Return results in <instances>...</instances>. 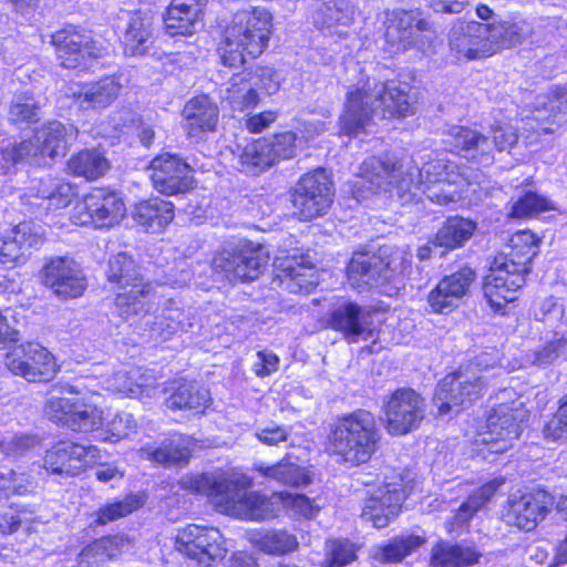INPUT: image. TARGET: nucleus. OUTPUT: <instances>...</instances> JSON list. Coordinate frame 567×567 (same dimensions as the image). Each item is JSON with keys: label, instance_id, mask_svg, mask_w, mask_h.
<instances>
[{"label": "nucleus", "instance_id": "c85d7f7f", "mask_svg": "<svg viewBox=\"0 0 567 567\" xmlns=\"http://www.w3.org/2000/svg\"><path fill=\"white\" fill-rule=\"evenodd\" d=\"M485 23L457 22L450 32V49L457 60H478L489 56Z\"/></svg>", "mask_w": 567, "mask_h": 567}, {"label": "nucleus", "instance_id": "b1692460", "mask_svg": "<svg viewBox=\"0 0 567 567\" xmlns=\"http://www.w3.org/2000/svg\"><path fill=\"white\" fill-rule=\"evenodd\" d=\"M42 243L43 234L39 226L31 221L20 223L2 234L0 262L8 268L22 265Z\"/></svg>", "mask_w": 567, "mask_h": 567}, {"label": "nucleus", "instance_id": "473e14b6", "mask_svg": "<svg viewBox=\"0 0 567 567\" xmlns=\"http://www.w3.org/2000/svg\"><path fill=\"white\" fill-rule=\"evenodd\" d=\"M109 391L127 396H152L155 392V379L138 367L123 365L105 380Z\"/></svg>", "mask_w": 567, "mask_h": 567}, {"label": "nucleus", "instance_id": "aec40b11", "mask_svg": "<svg viewBox=\"0 0 567 567\" xmlns=\"http://www.w3.org/2000/svg\"><path fill=\"white\" fill-rule=\"evenodd\" d=\"M525 275L506 265L505 257H495L488 274L484 277L483 292L489 307L502 311L516 300L517 290L523 286Z\"/></svg>", "mask_w": 567, "mask_h": 567}, {"label": "nucleus", "instance_id": "4d7b16f0", "mask_svg": "<svg viewBox=\"0 0 567 567\" xmlns=\"http://www.w3.org/2000/svg\"><path fill=\"white\" fill-rule=\"evenodd\" d=\"M265 478L274 480L291 486H302L310 483V477L305 468L286 460L271 465L256 468Z\"/></svg>", "mask_w": 567, "mask_h": 567}, {"label": "nucleus", "instance_id": "6e6552de", "mask_svg": "<svg viewBox=\"0 0 567 567\" xmlns=\"http://www.w3.org/2000/svg\"><path fill=\"white\" fill-rule=\"evenodd\" d=\"M498 403L488 413L485 430L478 433L476 444L481 453H504L518 440L528 410L522 396L514 390L504 389Z\"/></svg>", "mask_w": 567, "mask_h": 567}, {"label": "nucleus", "instance_id": "f704fd0d", "mask_svg": "<svg viewBox=\"0 0 567 567\" xmlns=\"http://www.w3.org/2000/svg\"><path fill=\"white\" fill-rule=\"evenodd\" d=\"M485 28L489 56L501 50L520 44L532 32L530 25L523 19L485 23Z\"/></svg>", "mask_w": 567, "mask_h": 567}, {"label": "nucleus", "instance_id": "39448f33", "mask_svg": "<svg viewBox=\"0 0 567 567\" xmlns=\"http://www.w3.org/2000/svg\"><path fill=\"white\" fill-rule=\"evenodd\" d=\"M380 433L372 413L357 410L339 417L328 435V450L352 465L365 463L378 449Z\"/></svg>", "mask_w": 567, "mask_h": 567}, {"label": "nucleus", "instance_id": "2f4dec72", "mask_svg": "<svg viewBox=\"0 0 567 567\" xmlns=\"http://www.w3.org/2000/svg\"><path fill=\"white\" fill-rule=\"evenodd\" d=\"M445 143L467 159L484 164L493 159L492 142L470 127L453 126L446 135Z\"/></svg>", "mask_w": 567, "mask_h": 567}, {"label": "nucleus", "instance_id": "4c0bfd02", "mask_svg": "<svg viewBox=\"0 0 567 567\" xmlns=\"http://www.w3.org/2000/svg\"><path fill=\"white\" fill-rule=\"evenodd\" d=\"M28 196L47 202V209L65 208L78 196L75 186L62 179L45 177L34 179L28 187Z\"/></svg>", "mask_w": 567, "mask_h": 567}, {"label": "nucleus", "instance_id": "4be33fe9", "mask_svg": "<svg viewBox=\"0 0 567 567\" xmlns=\"http://www.w3.org/2000/svg\"><path fill=\"white\" fill-rule=\"evenodd\" d=\"M154 188L167 196L184 194L193 188L190 166L177 155L165 153L151 162Z\"/></svg>", "mask_w": 567, "mask_h": 567}, {"label": "nucleus", "instance_id": "1a4fd4ad", "mask_svg": "<svg viewBox=\"0 0 567 567\" xmlns=\"http://www.w3.org/2000/svg\"><path fill=\"white\" fill-rule=\"evenodd\" d=\"M404 247L385 245L373 255L355 252L348 265L349 284L359 291L400 279L411 264Z\"/></svg>", "mask_w": 567, "mask_h": 567}, {"label": "nucleus", "instance_id": "37998d69", "mask_svg": "<svg viewBox=\"0 0 567 567\" xmlns=\"http://www.w3.org/2000/svg\"><path fill=\"white\" fill-rule=\"evenodd\" d=\"M115 297V308L120 317L130 319L144 311H148L147 305L155 297V290L151 284L138 281L122 289Z\"/></svg>", "mask_w": 567, "mask_h": 567}, {"label": "nucleus", "instance_id": "4468645a", "mask_svg": "<svg viewBox=\"0 0 567 567\" xmlns=\"http://www.w3.org/2000/svg\"><path fill=\"white\" fill-rule=\"evenodd\" d=\"M175 544L198 567H212L227 554L224 537L215 527L189 524L178 530Z\"/></svg>", "mask_w": 567, "mask_h": 567}, {"label": "nucleus", "instance_id": "bf43d9fd", "mask_svg": "<svg viewBox=\"0 0 567 567\" xmlns=\"http://www.w3.org/2000/svg\"><path fill=\"white\" fill-rule=\"evenodd\" d=\"M106 276L110 282L117 284L121 289L143 280L134 260L125 252H120L110 259Z\"/></svg>", "mask_w": 567, "mask_h": 567}, {"label": "nucleus", "instance_id": "dca6fc26", "mask_svg": "<svg viewBox=\"0 0 567 567\" xmlns=\"http://www.w3.org/2000/svg\"><path fill=\"white\" fill-rule=\"evenodd\" d=\"M410 489L411 482H404L400 474L393 475L367 498L362 518L377 528L385 527L400 513Z\"/></svg>", "mask_w": 567, "mask_h": 567}, {"label": "nucleus", "instance_id": "de8ad7c7", "mask_svg": "<svg viewBox=\"0 0 567 567\" xmlns=\"http://www.w3.org/2000/svg\"><path fill=\"white\" fill-rule=\"evenodd\" d=\"M480 557L481 554L471 547L441 540L431 550L430 565L432 567H467L476 564Z\"/></svg>", "mask_w": 567, "mask_h": 567}, {"label": "nucleus", "instance_id": "7c9ffc66", "mask_svg": "<svg viewBox=\"0 0 567 567\" xmlns=\"http://www.w3.org/2000/svg\"><path fill=\"white\" fill-rule=\"evenodd\" d=\"M444 171L443 175H439L437 184L429 187L431 202L445 205L467 197L470 193H476L477 183L470 181L467 168L460 169L456 164L450 162V167Z\"/></svg>", "mask_w": 567, "mask_h": 567}, {"label": "nucleus", "instance_id": "2eb2a0df", "mask_svg": "<svg viewBox=\"0 0 567 567\" xmlns=\"http://www.w3.org/2000/svg\"><path fill=\"white\" fill-rule=\"evenodd\" d=\"M268 255L261 247L244 245L237 249H224L213 259V268L229 282L257 279L268 264Z\"/></svg>", "mask_w": 567, "mask_h": 567}, {"label": "nucleus", "instance_id": "603ef678", "mask_svg": "<svg viewBox=\"0 0 567 567\" xmlns=\"http://www.w3.org/2000/svg\"><path fill=\"white\" fill-rule=\"evenodd\" d=\"M315 23L319 28L333 29L349 27L354 19L355 9L348 0H321Z\"/></svg>", "mask_w": 567, "mask_h": 567}, {"label": "nucleus", "instance_id": "052dcab7", "mask_svg": "<svg viewBox=\"0 0 567 567\" xmlns=\"http://www.w3.org/2000/svg\"><path fill=\"white\" fill-rule=\"evenodd\" d=\"M145 504L143 494H128L121 501H114L102 506L96 512V523L105 525L110 522L126 517Z\"/></svg>", "mask_w": 567, "mask_h": 567}, {"label": "nucleus", "instance_id": "5fc2aeb1", "mask_svg": "<svg viewBox=\"0 0 567 567\" xmlns=\"http://www.w3.org/2000/svg\"><path fill=\"white\" fill-rule=\"evenodd\" d=\"M425 543V537L417 535L396 537L388 545L374 548L373 558L379 563H399Z\"/></svg>", "mask_w": 567, "mask_h": 567}, {"label": "nucleus", "instance_id": "49530a36", "mask_svg": "<svg viewBox=\"0 0 567 567\" xmlns=\"http://www.w3.org/2000/svg\"><path fill=\"white\" fill-rule=\"evenodd\" d=\"M153 17L147 12L136 11L130 16L124 31V45L132 55L144 54L152 44Z\"/></svg>", "mask_w": 567, "mask_h": 567}, {"label": "nucleus", "instance_id": "a878e982", "mask_svg": "<svg viewBox=\"0 0 567 567\" xmlns=\"http://www.w3.org/2000/svg\"><path fill=\"white\" fill-rule=\"evenodd\" d=\"M475 279L476 272L470 267L445 276L427 295L431 311L442 315L452 312L468 295Z\"/></svg>", "mask_w": 567, "mask_h": 567}, {"label": "nucleus", "instance_id": "58836bf2", "mask_svg": "<svg viewBox=\"0 0 567 567\" xmlns=\"http://www.w3.org/2000/svg\"><path fill=\"white\" fill-rule=\"evenodd\" d=\"M173 218V204L161 198L143 200L133 210V219L146 233L163 231Z\"/></svg>", "mask_w": 567, "mask_h": 567}, {"label": "nucleus", "instance_id": "c756f323", "mask_svg": "<svg viewBox=\"0 0 567 567\" xmlns=\"http://www.w3.org/2000/svg\"><path fill=\"white\" fill-rule=\"evenodd\" d=\"M183 127L188 137L203 140L214 132L218 124L219 110L207 95L190 99L183 109Z\"/></svg>", "mask_w": 567, "mask_h": 567}, {"label": "nucleus", "instance_id": "0e129e2a", "mask_svg": "<svg viewBox=\"0 0 567 567\" xmlns=\"http://www.w3.org/2000/svg\"><path fill=\"white\" fill-rule=\"evenodd\" d=\"M553 209H555V206L548 198L527 192L513 204L511 216L515 218H530Z\"/></svg>", "mask_w": 567, "mask_h": 567}, {"label": "nucleus", "instance_id": "9b49d317", "mask_svg": "<svg viewBox=\"0 0 567 567\" xmlns=\"http://www.w3.org/2000/svg\"><path fill=\"white\" fill-rule=\"evenodd\" d=\"M385 16L384 38L390 54L409 50L429 53L432 50L435 32L424 19L402 9L386 11Z\"/></svg>", "mask_w": 567, "mask_h": 567}, {"label": "nucleus", "instance_id": "09e8293b", "mask_svg": "<svg viewBox=\"0 0 567 567\" xmlns=\"http://www.w3.org/2000/svg\"><path fill=\"white\" fill-rule=\"evenodd\" d=\"M126 546L127 540L118 535L97 539L82 549L75 567H95L120 555Z\"/></svg>", "mask_w": 567, "mask_h": 567}, {"label": "nucleus", "instance_id": "a211bd4d", "mask_svg": "<svg viewBox=\"0 0 567 567\" xmlns=\"http://www.w3.org/2000/svg\"><path fill=\"white\" fill-rule=\"evenodd\" d=\"M7 368L30 382L51 380L58 372L54 357L41 344L29 342L6 355Z\"/></svg>", "mask_w": 567, "mask_h": 567}, {"label": "nucleus", "instance_id": "774afa93", "mask_svg": "<svg viewBox=\"0 0 567 567\" xmlns=\"http://www.w3.org/2000/svg\"><path fill=\"white\" fill-rule=\"evenodd\" d=\"M544 433L551 441L567 440V394L559 400L558 409L547 422Z\"/></svg>", "mask_w": 567, "mask_h": 567}, {"label": "nucleus", "instance_id": "f03ea898", "mask_svg": "<svg viewBox=\"0 0 567 567\" xmlns=\"http://www.w3.org/2000/svg\"><path fill=\"white\" fill-rule=\"evenodd\" d=\"M249 485V482L225 472L185 475L179 480L182 488L207 495L223 514L256 522L277 517L280 507L275 493L264 496L248 491Z\"/></svg>", "mask_w": 567, "mask_h": 567}, {"label": "nucleus", "instance_id": "412c9836", "mask_svg": "<svg viewBox=\"0 0 567 567\" xmlns=\"http://www.w3.org/2000/svg\"><path fill=\"white\" fill-rule=\"evenodd\" d=\"M553 498L544 491L513 493L503 511V519L509 526L532 530L547 514Z\"/></svg>", "mask_w": 567, "mask_h": 567}, {"label": "nucleus", "instance_id": "423d86ee", "mask_svg": "<svg viewBox=\"0 0 567 567\" xmlns=\"http://www.w3.org/2000/svg\"><path fill=\"white\" fill-rule=\"evenodd\" d=\"M496 361L491 354L483 353L475 361L444 377L434 393V405L441 415L471 406L482 396L488 383L486 374L489 368H495Z\"/></svg>", "mask_w": 567, "mask_h": 567}, {"label": "nucleus", "instance_id": "cd10ccee", "mask_svg": "<svg viewBox=\"0 0 567 567\" xmlns=\"http://www.w3.org/2000/svg\"><path fill=\"white\" fill-rule=\"evenodd\" d=\"M276 277L290 292L309 293L319 282L318 274L303 256L281 254L275 257Z\"/></svg>", "mask_w": 567, "mask_h": 567}, {"label": "nucleus", "instance_id": "6e6d98bb", "mask_svg": "<svg viewBox=\"0 0 567 567\" xmlns=\"http://www.w3.org/2000/svg\"><path fill=\"white\" fill-rule=\"evenodd\" d=\"M270 148L265 138H258L247 144L239 155L240 169L250 175H257L275 165Z\"/></svg>", "mask_w": 567, "mask_h": 567}, {"label": "nucleus", "instance_id": "c9c22d12", "mask_svg": "<svg viewBox=\"0 0 567 567\" xmlns=\"http://www.w3.org/2000/svg\"><path fill=\"white\" fill-rule=\"evenodd\" d=\"M187 316L174 299H167L159 312L147 318L144 322L148 327L147 337L155 341H167L184 330Z\"/></svg>", "mask_w": 567, "mask_h": 567}, {"label": "nucleus", "instance_id": "79ce46f5", "mask_svg": "<svg viewBox=\"0 0 567 567\" xmlns=\"http://www.w3.org/2000/svg\"><path fill=\"white\" fill-rule=\"evenodd\" d=\"M249 542L259 551L274 556L290 554L299 547L297 536L284 528L252 530Z\"/></svg>", "mask_w": 567, "mask_h": 567}, {"label": "nucleus", "instance_id": "13d9d810", "mask_svg": "<svg viewBox=\"0 0 567 567\" xmlns=\"http://www.w3.org/2000/svg\"><path fill=\"white\" fill-rule=\"evenodd\" d=\"M224 97L233 110L240 112L255 107L259 103L258 93L252 83L245 76L233 78L230 85L225 91Z\"/></svg>", "mask_w": 567, "mask_h": 567}, {"label": "nucleus", "instance_id": "680f3d73", "mask_svg": "<svg viewBox=\"0 0 567 567\" xmlns=\"http://www.w3.org/2000/svg\"><path fill=\"white\" fill-rule=\"evenodd\" d=\"M137 424L133 414L122 411L112 419L104 420L99 437L103 442H118L136 431Z\"/></svg>", "mask_w": 567, "mask_h": 567}, {"label": "nucleus", "instance_id": "69168bd1", "mask_svg": "<svg viewBox=\"0 0 567 567\" xmlns=\"http://www.w3.org/2000/svg\"><path fill=\"white\" fill-rule=\"evenodd\" d=\"M567 338L555 337L545 344L530 351L526 357L527 361L537 367H546L554 363L566 350Z\"/></svg>", "mask_w": 567, "mask_h": 567}, {"label": "nucleus", "instance_id": "0eeeda50", "mask_svg": "<svg viewBox=\"0 0 567 567\" xmlns=\"http://www.w3.org/2000/svg\"><path fill=\"white\" fill-rule=\"evenodd\" d=\"M75 133L74 126L52 121L37 128L30 138L20 143H2L0 145V172L8 174L20 163L28 162L40 165L45 157L53 159L63 156L69 140Z\"/></svg>", "mask_w": 567, "mask_h": 567}, {"label": "nucleus", "instance_id": "9d476101", "mask_svg": "<svg viewBox=\"0 0 567 567\" xmlns=\"http://www.w3.org/2000/svg\"><path fill=\"white\" fill-rule=\"evenodd\" d=\"M62 395L51 394L44 405L45 415L58 424L65 425L73 432L92 433L102 429L103 410L99 406L100 395L91 393L82 398H66L64 394H79L73 385H63Z\"/></svg>", "mask_w": 567, "mask_h": 567}, {"label": "nucleus", "instance_id": "e2e57ef3", "mask_svg": "<svg viewBox=\"0 0 567 567\" xmlns=\"http://www.w3.org/2000/svg\"><path fill=\"white\" fill-rule=\"evenodd\" d=\"M275 501H277V506H279L280 509L284 508L293 516L312 518L320 509V506L316 504L313 499H310L303 494H292L288 492L275 493Z\"/></svg>", "mask_w": 567, "mask_h": 567}, {"label": "nucleus", "instance_id": "338daca9", "mask_svg": "<svg viewBox=\"0 0 567 567\" xmlns=\"http://www.w3.org/2000/svg\"><path fill=\"white\" fill-rule=\"evenodd\" d=\"M357 548L348 539H333L326 544L328 567H342L355 559Z\"/></svg>", "mask_w": 567, "mask_h": 567}, {"label": "nucleus", "instance_id": "ddd939ff", "mask_svg": "<svg viewBox=\"0 0 567 567\" xmlns=\"http://www.w3.org/2000/svg\"><path fill=\"white\" fill-rule=\"evenodd\" d=\"M332 181L323 168L302 175L291 195L293 214L300 220H310L324 215L332 204Z\"/></svg>", "mask_w": 567, "mask_h": 567}, {"label": "nucleus", "instance_id": "5701e85b", "mask_svg": "<svg viewBox=\"0 0 567 567\" xmlns=\"http://www.w3.org/2000/svg\"><path fill=\"white\" fill-rule=\"evenodd\" d=\"M99 458V449L75 442L60 441L45 452L44 467L56 474L74 476Z\"/></svg>", "mask_w": 567, "mask_h": 567}, {"label": "nucleus", "instance_id": "393cba45", "mask_svg": "<svg viewBox=\"0 0 567 567\" xmlns=\"http://www.w3.org/2000/svg\"><path fill=\"white\" fill-rule=\"evenodd\" d=\"M43 281L62 299L79 298L86 289L82 269L70 257H55L42 269Z\"/></svg>", "mask_w": 567, "mask_h": 567}, {"label": "nucleus", "instance_id": "f3484780", "mask_svg": "<svg viewBox=\"0 0 567 567\" xmlns=\"http://www.w3.org/2000/svg\"><path fill=\"white\" fill-rule=\"evenodd\" d=\"M424 401L414 390L402 388L386 401L384 426L391 435H404L415 430L424 417Z\"/></svg>", "mask_w": 567, "mask_h": 567}, {"label": "nucleus", "instance_id": "6ab92c4d", "mask_svg": "<svg viewBox=\"0 0 567 567\" xmlns=\"http://www.w3.org/2000/svg\"><path fill=\"white\" fill-rule=\"evenodd\" d=\"M60 64L65 69H85L101 55V48L76 27L69 25L51 37Z\"/></svg>", "mask_w": 567, "mask_h": 567}, {"label": "nucleus", "instance_id": "864d4df0", "mask_svg": "<svg viewBox=\"0 0 567 567\" xmlns=\"http://www.w3.org/2000/svg\"><path fill=\"white\" fill-rule=\"evenodd\" d=\"M504 484V478H494L484 484L480 489L473 493L457 509L453 528L465 525L496 493Z\"/></svg>", "mask_w": 567, "mask_h": 567}, {"label": "nucleus", "instance_id": "8fccbe9b", "mask_svg": "<svg viewBox=\"0 0 567 567\" xmlns=\"http://www.w3.org/2000/svg\"><path fill=\"white\" fill-rule=\"evenodd\" d=\"M68 169L74 176L95 181L105 175L110 163L102 152L94 148L83 150L69 159Z\"/></svg>", "mask_w": 567, "mask_h": 567}, {"label": "nucleus", "instance_id": "3c124183", "mask_svg": "<svg viewBox=\"0 0 567 567\" xmlns=\"http://www.w3.org/2000/svg\"><path fill=\"white\" fill-rule=\"evenodd\" d=\"M476 229V224L462 217L449 218L430 243L434 247L455 249L467 241Z\"/></svg>", "mask_w": 567, "mask_h": 567}, {"label": "nucleus", "instance_id": "f257e3e1", "mask_svg": "<svg viewBox=\"0 0 567 567\" xmlns=\"http://www.w3.org/2000/svg\"><path fill=\"white\" fill-rule=\"evenodd\" d=\"M449 167L450 162L445 159H434L419 168L412 162L404 164L390 156H371L360 165L351 193L358 202L378 193L410 200L416 196V190L429 198V187L436 185L439 175Z\"/></svg>", "mask_w": 567, "mask_h": 567}, {"label": "nucleus", "instance_id": "bb28decb", "mask_svg": "<svg viewBox=\"0 0 567 567\" xmlns=\"http://www.w3.org/2000/svg\"><path fill=\"white\" fill-rule=\"evenodd\" d=\"M530 114L526 115V126L536 133L553 132L551 125L567 117V89L554 87L538 94L530 104Z\"/></svg>", "mask_w": 567, "mask_h": 567}, {"label": "nucleus", "instance_id": "ea45409f", "mask_svg": "<svg viewBox=\"0 0 567 567\" xmlns=\"http://www.w3.org/2000/svg\"><path fill=\"white\" fill-rule=\"evenodd\" d=\"M333 329L341 331L349 342H358L371 334L367 316L355 303L346 302L339 306L331 316Z\"/></svg>", "mask_w": 567, "mask_h": 567}, {"label": "nucleus", "instance_id": "72a5a7b5", "mask_svg": "<svg viewBox=\"0 0 567 567\" xmlns=\"http://www.w3.org/2000/svg\"><path fill=\"white\" fill-rule=\"evenodd\" d=\"M78 105L83 110H103L109 107L120 95L121 84L111 76L96 82L85 83L76 90L71 89Z\"/></svg>", "mask_w": 567, "mask_h": 567}, {"label": "nucleus", "instance_id": "c03bdc74", "mask_svg": "<svg viewBox=\"0 0 567 567\" xmlns=\"http://www.w3.org/2000/svg\"><path fill=\"white\" fill-rule=\"evenodd\" d=\"M173 393L166 400L171 410H190L203 413L210 404L212 398L207 389L194 382L177 381Z\"/></svg>", "mask_w": 567, "mask_h": 567}, {"label": "nucleus", "instance_id": "20e7f679", "mask_svg": "<svg viewBox=\"0 0 567 567\" xmlns=\"http://www.w3.org/2000/svg\"><path fill=\"white\" fill-rule=\"evenodd\" d=\"M272 17L265 8H252L237 12L226 28L224 41L219 48L225 65L239 66L245 56L252 58L262 53L268 45L272 29Z\"/></svg>", "mask_w": 567, "mask_h": 567}, {"label": "nucleus", "instance_id": "f8f14e48", "mask_svg": "<svg viewBox=\"0 0 567 567\" xmlns=\"http://www.w3.org/2000/svg\"><path fill=\"white\" fill-rule=\"evenodd\" d=\"M125 214V203L117 192L109 188H94L74 205L70 219L80 226L92 225L96 228H110L120 224Z\"/></svg>", "mask_w": 567, "mask_h": 567}, {"label": "nucleus", "instance_id": "e433bc0d", "mask_svg": "<svg viewBox=\"0 0 567 567\" xmlns=\"http://www.w3.org/2000/svg\"><path fill=\"white\" fill-rule=\"evenodd\" d=\"M206 0H172L164 16V23L169 35L192 34L198 22Z\"/></svg>", "mask_w": 567, "mask_h": 567}, {"label": "nucleus", "instance_id": "a18cd8bd", "mask_svg": "<svg viewBox=\"0 0 567 567\" xmlns=\"http://www.w3.org/2000/svg\"><path fill=\"white\" fill-rule=\"evenodd\" d=\"M538 243L539 239L532 231H517L509 239V251L498 257H505L508 267L526 275L529 262L538 254Z\"/></svg>", "mask_w": 567, "mask_h": 567}, {"label": "nucleus", "instance_id": "7ed1b4c3", "mask_svg": "<svg viewBox=\"0 0 567 567\" xmlns=\"http://www.w3.org/2000/svg\"><path fill=\"white\" fill-rule=\"evenodd\" d=\"M381 110L383 116L405 117L413 113L408 85L395 81H360L349 87L344 111L339 117L340 132L355 136L369 124L372 114Z\"/></svg>", "mask_w": 567, "mask_h": 567}, {"label": "nucleus", "instance_id": "a19ab883", "mask_svg": "<svg viewBox=\"0 0 567 567\" xmlns=\"http://www.w3.org/2000/svg\"><path fill=\"white\" fill-rule=\"evenodd\" d=\"M193 442L189 437L177 436L164 441L159 446H144L140 450L142 458L153 461L164 466L185 465L192 453Z\"/></svg>", "mask_w": 567, "mask_h": 567}]
</instances>
